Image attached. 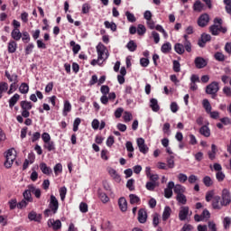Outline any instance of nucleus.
I'll return each mask as SVG.
<instances>
[{"label":"nucleus","instance_id":"nucleus-16","mask_svg":"<svg viewBox=\"0 0 231 231\" xmlns=\"http://www.w3.org/2000/svg\"><path fill=\"white\" fill-rule=\"evenodd\" d=\"M5 76L9 80V82H13V84H18L19 83L17 74L11 75L8 70H5Z\"/></svg>","mask_w":231,"mask_h":231},{"label":"nucleus","instance_id":"nucleus-50","mask_svg":"<svg viewBox=\"0 0 231 231\" xmlns=\"http://www.w3.org/2000/svg\"><path fill=\"white\" fill-rule=\"evenodd\" d=\"M157 187V182L148 181L146 182L145 188L149 191H154Z\"/></svg>","mask_w":231,"mask_h":231},{"label":"nucleus","instance_id":"nucleus-26","mask_svg":"<svg viewBox=\"0 0 231 231\" xmlns=\"http://www.w3.org/2000/svg\"><path fill=\"white\" fill-rule=\"evenodd\" d=\"M108 174L116 181H121V176L118 174L117 171L115 170L114 168H110L108 170Z\"/></svg>","mask_w":231,"mask_h":231},{"label":"nucleus","instance_id":"nucleus-44","mask_svg":"<svg viewBox=\"0 0 231 231\" xmlns=\"http://www.w3.org/2000/svg\"><path fill=\"white\" fill-rule=\"evenodd\" d=\"M9 85L6 82H0V99L3 97V94L7 92Z\"/></svg>","mask_w":231,"mask_h":231},{"label":"nucleus","instance_id":"nucleus-48","mask_svg":"<svg viewBox=\"0 0 231 231\" xmlns=\"http://www.w3.org/2000/svg\"><path fill=\"white\" fill-rule=\"evenodd\" d=\"M203 183L207 188H210L214 184V181H212V179L210 178V176H205L203 178Z\"/></svg>","mask_w":231,"mask_h":231},{"label":"nucleus","instance_id":"nucleus-45","mask_svg":"<svg viewBox=\"0 0 231 231\" xmlns=\"http://www.w3.org/2000/svg\"><path fill=\"white\" fill-rule=\"evenodd\" d=\"M129 198L131 205L138 204L141 202V199L135 194H130Z\"/></svg>","mask_w":231,"mask_h":231},{"label":"nucleus","instance_id":"nucleus-36","mask_svg":"<svg viewBox=\"0 0 231 231\" xmlns=\"http://www.w3.org/2000/svg\"><path fill=\"white\" fill-rule=\"evenodd\" d=\"M126 48L130 52H134L137 51L138 45L137 43L131 40L127 44H126Z\"/></svg>","mask_w":231,"mask_h":231},{"label":"nucleus","instance_id":"nucleus-43","mask_svg":"<svg viewBox=\"0 0 231 231\" xmlns=\"http://www.w3.org/2000/svg\"><path fill=\"white\" fill-rule=\"evenodd\" d=\"M176 199L181 205H186L188 202L187 196L184 193L177 195Z\"/></svg>","mask_w":231,"mask_h":231},{"label":"nucleus","instance_id":"nucleus-51","mask_svg":"<svg viewBox=\"0 0 231 231\" xmlns=\"http://www.w3.org/2000/svg\"><path fill=\"white\" fill-rule=\"evenodd\" d=\"M35 48L34 43L31 42L28 43L27 46L25 47L24 51H25V55H30L32 53L33 50Z\"/></svg>","mask_w":231,"mask_h":231},{"label":"nucleus","instance_id":"nucleus-30","mask_svg":"<svg viewBox=\"0 0 231 231\" xmlns=\"http://www.w3.org/2000/svg\"><path fill=\"white\" fill-rule=\"evenodd\" d=\"M214 59L217 62H225V60H226V56L221 51H217L214 54Z\"/></svg>","mask_w":231,"mask_h":231},{"label":"nucleus","instance_id":"nucleus-55","mask_svg":"<svg viewBox=\"0 0 231 231\" xmlns=\"http://www.w3.org/2000/svg\"><path fill=\"white\" fill-rule=\"evenodd\" d=\"M173 71L180 73L181 71V64L179 60H173Z\"/></svg>","mask_w":231,"mask_h":231},{"label":"nucleus","instance_id":"nucleus-59","mask_svg":"<svg viewBox=\"0 0 231 231\" xmlns=\"http://www.w3.org/2000/svg\"><path fill=\"white\" fill-rule=\"evenodd\" d=\"M29 203L30 202L27 201L26 199H22L20 202L17 203V208H19V209L25 208H27Z\"/></svg>","mask_w":231,"mask_h":231},{"label":"nucleus","instance_id":"nucleus-13","mask_svg":"<svg viewBox=\"0 0 231 231\" xmlns=\"http://www.w3.org/2000/svg\"><path fill=\"white\" fill-rule=\"evenodd\" d=\"M195 66L198 69H205V67L207 66L208 62L206 60H204L201 57H197L195 59Z\"/></svg>","mask_w":231,"mask_h":231},{"label":"nucleus","instance_id":"nucleus-10","mask_svg":"<svg viewBox=\"0 0 231 231\" xmlns=\"http://www.w3.org/2000/svg\"><path fill=\"white\" fill-rule=\"evenodd\" d=\"M148 215L144 208H140L138 211V221L140 224H145L147 222Z\"/></svg>","mask_w":231,"mask_h":231},{"label":"nucleus","instance_id":"nucleus-52","mask_svg":"<svg viewBox=\"0 0 231 231\" xmlns=\"http://www.w3.org/2000/svg\"><path fill=\"white\" fill-rule=\"evenodd\" d=\"M134 183H135V180L134 179H129L127 180V182H126V188L130 191H134L135 189Z\"/></svg>","mask_w":231,"mask_h":231},{"label":"nucleus","instance_id":"nucleus-7","mask_svg":"<svg viewBox=\"0 0 231 231\" xmlns=\"http://www.w3.org/2000/svg\"><path fill=\"white\" fill-rule=\"evenodd\" d=\"M212 40V36L210 34L202 33L200 36V39L198 41V45L199 48H205L207 46L208 42H210Z\"/></svg>","mask_w":231,"mask_h":231},{"label":"nucleus","instance_id":"nucleus-56","mask_svg":"<svg viewBox=\"0 0 231 231\" xmlns=\"http://www.w3.org/2000/svg\"><path fill=\"white\" fill-rule=\"evenodd\" d=\"M123 118H124L125 123H129L133 120V114L131 112L125 111L124 113Z\"/></svg>","mask_w":231,"mask_h":231},{"label":"nucleus","instance_id":"nucleus-14","mask_svg":"<svg viewBox=\"0 0 231 231\" xmlns=\"http://www.w3.org/2000/svg\"><path fill=\"white\" fill-rule=\"evenodd\" d=\"M118 206H119V208L122 212H126L127 211V208H128V203H127V200L124 197H121L119 199H118Z\"/></svg>","mask_w":231,"mask_h":231},{"label":"nucleus","instance_id":"nucleus-3","mask_svg":"<svg viewBox=\"0 0 231 231\" xmlns=\"http://www.w3.org/2000/svg\"><path fill=\"white\" fill-rule=\"evenodd\" d=\"M14 152H15L14 148L9 149L6 152L5 162L4 163L6 169H11L14 161L16 160V153Z\"/></svg>","mask_w":231,"mask_h":231},{"label":"nucleus","instance_id":"nucleus-38","mask_svg":"<svg viewBox=\"0 0 231 231\" xmlns=\"http://www.w3.org/2000/svg\"><path fill=\"white\" fill-rule=\"evenodd\" d=\"M203 3L200 0H197L193 5V10L196 13H201L203 11Z\"/></svg>","mask_w":231,"mask_h":231},{"label":"nucleus","instance_id":"nucleus-46","mask_svg":"<svg viewBox=\"0 0 231 231\" xmlns=\"http://www.w3.org/2000/svg\"><path fill=\"white\" fill-rule=\"evenodd\" d=\"M22 42L24 44H28L31 42V36L28 32H23L22 33Z\"/></svg>","mask_w":231,"mask_h":231},{"label":"nucleus","instance_id":"nucleus-28","mask_svg":"<svg viewBox=\"0 0 231 231\" xmlns=\"http://www.w3.org/2000/svg\"><path fill=\"white\" fill-rule=\"evenodd\" d=\"M32 190L30 188L25 189L23 193V199L26 200L27 202L32 203L33 201V199L32 197Z\"/></svg>","mask_w":231,"mask_h":231},{"label":"nucleus","instance_id":"nucleus-12","mask_svg":"<svg viewBox=\"0 0 231 231\" xmlns=\"http://www.w3.org/2000/svg\"><path fill=\"white\" fill-rule=\"evenodd\" d=\"M183 45L185 47V50L188 53H191L192 52V43L189 40V35L188 34H184L183 35Z\"/></svg>","mask_w":231,"mask_h":231},{"label":"nucleus","instance_id":"nucleus-23","mask_svg":"<svg viewBox=\"0 0 231 231\" xmlns=\"http://www.w3.org/2000/svg\"><path fill=\"white\" fill-rule=\"evenodd\" d=\"M98 199L102 203L106 204L110 201V198L106 195V193L103 192L101 189L97 190Z\"/></svg>","mask_w":231,"mask_h":231},{"label":"nucleus","instance_id":"nucleus-8","mask_svg":"<svg viewBox=\"0 0 231 231\" xmlns=\"http://www.w3.org/2000/svg\"><path fill=\"white\" fill-rule=\"evenodd\" d=\"M209 22H210V16H208V14H203L198 19V25L200 28H205L207 27V25H208Z\"/></svg>","mask_w":231,"mask_h":231},{"label":"nucleus","instance_id":"nucleus-20","mask_svg":"<svg viewBox=\"0 0 231 231\" xmlns=\"http://www.w3.org/2000/svg\"><path fill=\"white\" fill-rule=\"evenodd\" d=\"M27 189H30V191L35 196L36 199H41L42 197V189H36L34 185H28Z\"/></svg>","mask_w":231,"mask_h":231},{"label":"nucleus","instance_id":"nucleus-53","mask_svg":"<svg viewBox=\"0 0 231 231\" xmlns=\"http://www.w3.org/2000/svg\"><path fill=\"white\" fill-rule=\"evenodd\" d=\"M200 217H202L203 221H208L210 219V211L208 209L205 208L202 213L200 214Z\"/></svg>","mask_w":231,"mask_h":231},{"label":"nucleus","instance_id":"nucleus-37","mask_svg":"<svg viewBox=\"0 0 231 231\" xmlns=\"http://www.w3.org/2000/svg\"><path fill=\"white\" fill-rule=\"evenodd\" d=\"M125 15L128 23H136L137 19H136L134 14L131 13L130 11H126Z\"/></svg>","mask_w":231,"mask_h":231},{"label":"nucleus","instance_id":"nucleus-18","mask_svg":"<svg viewBox=\"0 0 231 231\" xmlns=\"http://www.w3.org/2000/svg\"><path fill=\"white\" fill-rule=\"evenodd\" d=\"M172 213V209L170 206H166L164 208L163 213H162V221L166 222L169 220Z\"/></svg>","mask_w":231,"mask_h":231},{"label":"nucleus","instance_id":"nucleus-31","mask_svg":"<svg viewBox=\"0 0 231 231\" xmlns=\"http://www.w3.org/2000/svg\"><path fill=\"white\" fill-rule=\"evenodd\" d=\"M50 223H51V225L52 226V229L54 231H59L62 227V223H61V221L60 219L50 220Z\"/></svg>","mask_w":231,"mask_h":231},{"label":"nucleus","instance_id":"nucleus-25","mask_svg":"<svg viewBox=\"0 0 231 231\" xmlns=\"http://www.w3.org/2000/svg\"><path fill=\"white\" fill-rule=\"evenodd\" d=\"M150 107L152 108V110L155 113H158L161 109L159 103H158V99L156 98H152L150 100Z\"/></svg>","mask_w":231,"mask_h":231},{"label":"nucleus","instance_id":"nucleus-62","mask_svg":"<svg viewBox=\"0 0 231 231\" xmlns=\"http://www.w3.org/2000/svg\"><path fill=\"white\" fill-rule=\"evenodd\" d=\"M212 200H214V190H208L206 193V201L210 202Z\"/></svg>","mask_w":231,"mask_h":231},{"label":"nucleus","instance_id":"nucleus-58","mask_svg":"<svg viewBox=\"0 0 231 231\" xmlns=\"http://www.w3.org/2000/svg\"><path fill=\"white\" fill-rule=\"evenodd\" d=\"M79 210L83 214L88 213V205L86 202H81L79 204Z\"/></svg>","mask_w":231,"mask_h":231},{"label":"nucleus","instance_id":"nucleus-22","mask_svg":"<svg viewBox=\"0 0 231 231\" xmlns=\"http://www.w3.org/2000/svg\"><path fill=\"white\" fill-rule=\"evenodd\" d=\"M20 106L22 110L31 111L32 109V103L30 101L23 100L20 102Z\"/></svg>","mask_w":231,"mask_h":231},{"label":"nucleus","instance_id":"nucleus-17","mask_svg":"<svg viewBox=\"0 0 231 231\" xmlns=\"http://www.w3.org/2000/svg\"><path fill=\"white\" fill-rule=\"evenodd\" d=\"M16 51H17V42L14 40H11L8 42L7 51L9 54H14L16 52Z\"/></svg>","mask_w":231,"mask_h":231},{"label":"nucleus","instance_id":"nucleus-5","mask_svg":"<svg viewBox=\"0 0 231 231\" xmlns=\"http://www.w3.org/2000/svg\"><path fill=\"white\" fill-rule=\"evenodd\" d=\"M59 208H60V203L58 199L56 198L55 195L51 194L50 196L49 208L51 209V212L53 214H57Z\"/></svg>","mask_w":231,"mask_h":231},{"label":"nucleus","instance_id":"nucleus-64","mask_svg":"<svg viewBox=\"0 0 231 231\" xmlns=\"http://www.w3.org/2000/svg\"><path fill=\"white\" fill-rule=\"evenodd\" d=\"M224 51H226V53H227L228 55H231V42H226L224 48Z\"/></svg>","mask_w":231,"mask_h":231},{"label":"nucleus","instance_id":"nucleus-32","mask_svg":"<svg viewBox=\"0 0 231 231\" xmlns=\"http://www.w3.org/2000/svg\"><path fill=\"white\" fill-rule=\"evenodd\" d=\"M172 50V45L171 42H166V43H163L162 48H161V51L163 53V54H168Z\"/></svg>","mask_w":231,"mask_h":231},{"label":"nucleus","instance_id":"nucleus-19","mask_svg":"<svg viewBox=\"0 0 231 231\" xmlns=\"http://www.w3.org/2000/svg\"><path fill=\"white\" fill-rule=\"evenodd\" d=\"M11 37L14 42H19L23 37V33L20 32V29H14L11 32Z\"/></svg>","mask_w":231,"mask_h":231},{"label":"nucleus","instance_id":"nucleus-29","mask_svg":"<svg viewBox=\"0 0 231 231\" xmlns=\"http://www.w3.org/2000/svg\"><path fill=\"white\" fill-rule=\"evenodd\" d=\"M43 148L49 152L56 151V145L53 141H49L43 144Z\"/></svg>","mask_w":231,"mask_h":231},{"label":"nucleus","instance_id":"nucleus-27","mask_svg":"<svg viewBox=\"0 0 231 231\" xmlns=\"http://www.w3.org/2000/svg\"><path fill=\"white\" fill-rule=\"evenodd\" d=\"M40 170L45 175H51L52 173V169L51 167H48L45 162H42L40 164Z\"/></svg>","mask_w":231,"mask_h":231},{"label":"nucleus","instance_id":"nucleus-63","mask_svg":"<svg viewBox=\"0 0 231 231\" xmlns=\"http://www.w3.org/2000/svg\"><path fill=\"white\" fill-rule=\"evenodd\" d=\"M208 227L209 231H217V227L216 226V223L214 221H208Z\"/></svg>","mask_w":231,"mask_h":231},{"label":"nucleus","instance_id":"nucleus-41","mask_svg":"<svg viewBox=\"0 0 231 231\" xmlns=\"http://www.w3.org/2000/svg\"><path fill=\"white\" fill-rule=\"evenodd\" d=\"M30 87L27 83H22L19 87V91L23 95H26L29 93Z\"/></svg>","mask_w":231,"mask_h":231},{"label":"nucleus","instance_id":"nucleus-54","mask_svg":"<svg viewBox=\"0 0 231 231\" xmlns=\"http://www.w3.org/2000/svg\"><path fill=\"white\" fill-rule=\"evenodd\" d=\"M167 165L169 169H174L175 168V161H174V156L171 155L170 157L167 158Z\"/></svg>","mask_w":231,"mask_h":231},{"label":"nucleus","instance_id":"nucleus-15","mask_svg":"<svg viewBox=\"0 0 231 231\" xmlns=\"http://www.w3.org/2000/svg\"><path fill=\"white\" fill-rule=\"evenodd\" d=\"M174 51L177 54L183 55V54H185L187 50H186L184 43L182 42V43H176L174 45Z\"/></svg>","mask_w":231,"mask_h":231},{"label":"nucleus","instance_id":"nucleus-2","mask_svg":"<svg viewBox=\"0 0 231 231\" xmlns=\"http://www.w3.org/2000/svg\"><path fill=\"white\" fill-rule=\"evenodd\" d=\"M96 50H97L98 60L106 61L108 60L109 53H108L107 47L105 44H103L102 42H99L97 45Z\"/></svg>","mask_w":231,"mask_h":231},{"label":"nucleus","instance_id":"nucleus-49","mask_svg":"<svg viewBox=\"0 0 231 231\" xmlns=\"http://www.w3.org/2000/svg\"><path fill=\"white\" fill-rule=\"evenodd\" d=\"M81 125V118L77 117L73 122V132L77 133L79 129V125Z\"/></svg>","mask_w":231,"mask_h":231},{"label":"nucleus","instance_id":"nucleus-9","mask_svg":"<svg viewBox=\"0 0 231 231\" xmlns=\"http://www.w3.org/2000/svg\"><path fill=\"white\" fill-rule=\"evenodd\" d=\"M211 206L215 210H221L225 207V205L221 204V197L218 195L214 196Z\"/></svg>","mask_w":231,"mask_h":231},{"label":"nucleus","instance_id":"nucleus-57","mask_svg":"<svg viewBox=\"0 0 231 231\" xmlns=\"http://www.w3.org/2000/svg\"><path fill=\"white\" fill-rule=\"evenodd\" d=\"M100 92L103 96H107L110 93V88L107 85H103L100 88Z\"/></svg>","mask_w":231,"mask_h":231},{"label":"nucleus","instance_id":"nucleus-1","mask_svg":"<svg viewBox=\"0 0 231 231\" xmlns=\"http://www.w3.org/2000/svg\"><path fill=\"white\" fill-rule=\"evenodd\" d=\"M227 32L226 27L223 26V19L216 17L214 19V24L209 27V32L213 36H219V33L226 34Z\"/></svg>","mask_w":231,"mask_h":231},{"label":"nucleus","instance_id":"nucleus-11","mask_svg":"<svg viewBox=\"0 0 231 231\" xmlns=\"http://www.w3.org/2000/svg\"><path fill=\"white\" fill-rule=\"evenodd\" d=\"M189 214V207H182L179 212V218L180 221H185L188 218Z\"/></svg>","mask_w":231,"mask_h":231},{"label":"nucleus","instance_id":"nucleus-47","mask_svg":"<svg viewBox=\"0 0 231 231\" xmlns=\"http://www.w3.org/2000/svg\"><path fill=\"white\" fill-rule=\"evenodd\" d=\"M147 32V29L145 27V25L143 24H138L137 26V34L139 36H143Z\"/></svg>","mask_w":231,"mask_h":231},{"label":"nucleus","instance_id":"nucleus-39","mask_svg":"<svg viewBox=\"0 0 231 231\" xmlns=\"http://www.w3.org/2000/svg\"><path fill=\"white\" fill-rule=\"evenodd\" d=\"M202 106L205 109L207 114H208L212 111V106L210 105V102L207 98L203 99Z\"/></svg>","mask_w":231,"mask_h":231},{"label":"nucleus","instance_id":"nucleus-33","mask_svg":"<svg viewBox=\"0 0 231 231\" xmlns=\"http://www.w3.org/2000/svg\"><path fill=\"white\" fill-rule=\"evenodd\" d=\"M20 100V95L14 94L10 99H9V107L13 108Z\"/></svg>","mask_w":231,"mask_h":231},{"label":"nucleus","instance_id":"nucleus-6","mask_svg":"<svg viewBox=\"0 0 231 231\" xmlns=\"http://www.w3.org/2000/svg\"><path fill=\"white\" fill-rule=\"evenodd\" d=\"M137 146L139 148V152L143 154H147L149 152L150 148L145 143V140L143 138H137Z\"/></svg>","mask_w":231,"mask_h":231},{"label":"nucleus","instance_id":"nucleus-42","mask_svg":"<svg viewBox=\"0 0 231 231\" xmlns=\"http://www.w3.org/2000/svg\"><path fill=\"white\" fill-rule=\"evenodd\" d=\"M104 25L106 29H111L112 32L117 31V25L116 23H110L109 21H105Z\"/></svg>","mask_w":231,"mask_h":231},{"label":"nucleus","instance_id":"nucleus-35","mask_svg":"<svg viewBox=\"0 0 231 231\" xmlns=\"http://www.w3.org/2000/svg\"><path fill=\"white\" fill-rule=\"evenodd\" d=\"M69 46L72 47V51L74 55L79 54V52L81 51V46L79 44H76L75 41H70Z\"/></svg>","mask_w":231,"mask_h":231},{"label":"nucleus","instance_id":"nucleus-4","mask_svg":"<svg viewBox=\"0 0 231 231\" xmlns=\"http://www.w3.org/2000/svg\"><path fill=\"white\" fill-rule=\"evenodd\" d=\"M219 92V83L217 81H213L206 88V94L216 96Z\"/></svg>","mask_w":231,"mask_h":231},{"label":"nucleus","instance_id":"nucleus-34","mask_svg":"<svg viewBox=\"0 0 231 231\" xmlns=\"http://www.w3.org/2000/svg\"><path fill=\"white\" fill-rule=\"evenodd\" d=\"M173 191L177 196H179L186 192V188L180 184H177L175 185Z\"/></svg>","mask_w":231,"mask_h":231},{"label":"nucleus","instance_id":"nucleus-21","mask_svg":"<svg viewBox=\"0 0 231 231\" xmlns=\"http://www.w3.org/2000/svg\"><path fill=\"white\" fill-rule=\"evenodd\" d=\"M72 110V105L69 100H66L64 102V106H63V112L62 115L63 116H68V114L70 113Z\"/></svg>","mask_w":231,"mask_h":231},{"label":"nucleus","instance_id":"nucleus-40","mask_svg":"<svg viewBox=\"0 0 231 231\" xmlns=\"http://www.w3.org/2000/svg\"><path fill=\"white\" fill-rule=\"evenodd\" d=\"M60 198L61 201H65L66 196L68 194V189L66 186L60 187L59 189Z\"/></svg>","mask_w":231,"mask_h":231},{"label":"nucleus","instance_id":"nucleus-60","mask_svg":"<svg viewBox=\"0 0 231 231\" xmlns=\"http://www.w3.org/2000/svg\"><path fill=\"white\" fill-rule=\"evenodd\" d=\"M223 224H224V228H225L226 230V229H229V228H230V226H231V218H230V217H224Z\"/></svg>","mask_w":231,"mask_h":231},{"label":"nucleus","instance_id":"nucleus-61","mask_svg":"<svg viewBox=\"0 0 231 231\" xmlns=\"http://www.w3.org/2000/svg\"><path fill=\"white\" fill-rule=\"evenodd\" d=\"M42 140L44 143H49L51 141V136L49 133L45 132L42 134Z\"/></svg>","mask_w":231,"mask_h":231},{"label":"nucleus","instance_id":"nucleus-24","mask_svg":"<svg viewBox=\"0 0 231 231\" xmlns=\"http://www.w3.org/2000/svg\"><path fill=\"white\" fill-rule=\"evenodd\" d=\"M199 134L206 138L210 137V128L208 127V125H202L199 129Z\"/></svg>","mask_w":231,"mask_h":231}]
</instances>
